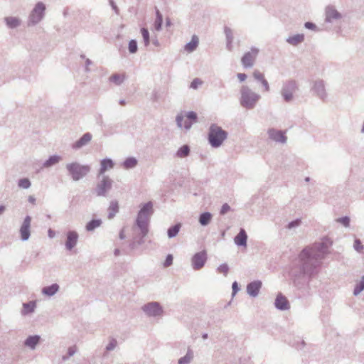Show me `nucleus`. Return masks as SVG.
Segmentation results:
<instances>
[{"label":"nucleus","instance_id":"nucleus-1","mask_svg":"<svg viewBox=\"0 0 364 364\" xmlns=\"http://www.w3.org/2000/svg\"><path fill=\"white\" fill-rule=\"evenodd\" d=\"M333 242L329 237H323L321 242H315L304 248L299 255L301 274L311 277L317 273L321 261L328 253Z\"/></svg>","mask_w":364,"mask_h":364},{"label":"nucleus","instance_id":"nucleus-2","mask_svg":"<svg viewBox=\"0 0 364 364\" xmlns=\"http://www.w3.org/2000/svg\"><path fill=\"white\" fill-rule=\"evenodd\" d=\"M153 213V203L151 201H149L142 205L136 219V225L140 230L141 237L139 240H134L130 244L132 248H134L136 245H141L144 243V237L148 234L149 223Z\"/></svg>","mask_w":364,"mask_h":364},{"label":"nucleus","instance_id":"nucleus-3","mask_svg":"<svg viewBox=\"0 0 364 364\" xmlns=\"http://www.w3.org/2000/svg\"><path fill=\"white\" fill-rule=\"evenodd\" d=\"M228 136V132L222 127L216 124H210L208 133V140L213 148L220 147L227 139Z\"/></svg>","mask_w":364,"mask_h":364},{"label":"nucleus","instance_id":"nucleus-4","mask_svg":"<svg viewBox=\"0 0 364 364\" xmlns=\"http://www.w3.org/2000/svg\"><path fill=\"white\" fill-rule=\"evenodd\" d=\"M68 174L74 181H78L85 177L90 171L89 165H82L78 162H72L66 164Z\"/></svg>","mask_w":364,"mask_h":364},{"label":"nucleus","instance_id":"nucleus-5","mask_svg":"<svg viewBox=\"0 0 364 364\" xmlns=\"http://www.w3.org/2000/svg\"><path fill=\"white\" fill-rule=\"evenodd\" d=\"M198 122V115L193 111L181 112L176 117L177 127L184 128L186 131L191 129L192 125Z\"/></svg>","mask_w":364,"mask_h":364},{"label":"nucleus","instance_id":"nucleus-6","mask_svg":"<svg viewBox=\"0 0 364 364\" xmlns=\"http://www.w3.org/2000/svg\"><path fill=\"white\" fill-rule=\"evenodd\" d=\"M46 9L43 2H38L28 16L27 26L32 27L39 23L45 16Z\"/></svg>","mask_w":364,"mask_h":364},{"label":"nucleus","instance_id":"nucleus-7","mask_svg":"<svg viewBox=\"0 0 364 364\" xmlns=\"http://www.w3.org/2000/svg\"><path fill=\"white\" fill-rule=\"evenodd\" d=\"M260 98V95L256 92H242L240 102L242 107L251 109L255 107Z\"/></svg>","mask_w":364,"mask_h":364},{"label":"nucleus","instance_id":"nucleus-8","mask_svg":"<svg viewBox=\"0 0 364 364\" xmlns=\"http://www.w3.org/2000/svg\"><path fill=\"white\" fill-rule=\"evenodd\" d=\"M112 180L107 176H103L95 187V192L97 196H106L112 187Z\"/></svg>","mask_w":364,"mask_h":364},{"label":"nucleus","instance_id":"nucleus-9","mask_svg":"<svg viewBox=\"0 0 364 364\" xmlns=\"http://www.w3.org/2000/svg\"><path fill=\"white\" fill-rule=\"evenodd\" d=\"M142 310L149 316H161L163 313L162 307L156 301L149 302L142 306Z\"/></svg>","mask_w":364,"mask_h":364},{"label":"nucleus","instance_id":"nucleus-10","mask_svg":"<svg viewBox=\"0 0 364 364\" xmlns=\"http://www.w3.org/2000/svg\"><path fill=\"white\" fill-rule=\"evenodd\" d=\"M342 14L334 6L328 5L325 9V22L334 23L342 18Z\"/></svg>","mask_w":364,"mask_h":364},{"label":"nucleus","instance_id":"nucleus-11","mask_svg":"<svg viewBox=\"0 0 364 364\" xmlns=\"http://www.w3.org/2000/svg\"><path fill=\"white\" fill-rule=\"evenodd\" d=\"M259 50L254 47L250 51L245 53L241 59L243 67L245 68H252L254 65Z\"/></svg>","mask_w":364,"mask_h":364},{"label":"nucleus","instance_id":"nucleus-12","mask_svg":"<svg viewBox=\"0 0 364 364\" xmlns=\"http://www.w3.org/2000/svg\"><path fill=\"white\" fill-rule=\"evenodd\" d=\"M207 260V254L205 250L196 253L191 259L193 269L199 270L202 269Z\"/></svg>","mask_w":364,"mask_h":364},{"label":"nucleus","instance_id":"nucleus-13","mask_svg":"<svg viewBox=\"0 0 364 364\" xmlns=\"http://www.w3.org/2000/svg\"><path fill=\"white\" fill-rule=\"evenodd\" d=\"M31 217L29 215L26 216L19 230L21 239L22 241H27L31 236Z\"/></svg>","mask_w":364,"mask_h":364},{"label":"nucleus","instance_id":"nucleus-14","mask_svg":"<svg viewBox=\"0 0 364 364\" xmlns=\"http://www.w3.org/2000/svg\"><path fill=\"white\" fill-rule=\"evenodd\" d=\"M269 138L272 141L281 144H285L287 138L285 136V132L282 130H277L274 128L269 129L267 131Z\"/></svg>","mask_w":364,"mask_h":364},{"label":"nucleus","instance_id":"nucleus-15","mask_svg":"<svg viewBox=\"0 0 364 364\" xmlns=\"http://www.w3.org/2000/svg\"><path fill=\"white\" fill-rule=\"evenodd\" d=\"M275 307L281 311H285L290 309V304L285 296L279 293L274 301Z\"/></svg>","mask_w":364,"mask_h":364},{"label":"nucleus","instance_id":"nucleus-16","mask_svg":"<svg viewBox=\"0 0 364 364\" xmlns=\"http://www.w3.org/2000/svg\"><path fill=\"white\" fill-rule=\"evenodd\" d=\"M92 138V135L90 132H87L72 144V148L75 150L80 149L87 145L91 141Z\"/></svg>","mask_w":364,"mask_h":364},{"label":"nucleus","instance_id":"nucleus-17","mask_svg":"<svg viewBox=\"0 0 364 364\" xmlns=\"http://www.w3.org/2000/svg\"><path fill=\"white\" fill-rule=\"evenodd\" d=\"M262 282L259 280L251 282L247 285V294L252 297L257 296L262 287Z\"/></svg>","mask_w":364,"mask_h":364},{"label":"nucleus","instance_id":"nucleus-18","mask_svg":"<svg viewBox=\"0 0 364 364\" xmlns=\"http://www.w3.org/2000/svg\"><path fill=\"white\" fill-rule=\"evenodd\" d=\"M78 234L74 230H70L67 232V239L65 242V248L71 250L77 242Z\"/></svg>","mask_w":364,"mask_h":364},{"label":"nucleus","instance_id":"nucleus-19","mask_svg":"<svg viewBox=\"0 0 364 364\" xmlns=\"http://www.w3.org/2000/svg\"><path fill=\"white\" fill-rule=\"evenodd\" d=\"M114 164L111 159H104L100 161V168L99 170L98 176L104 175V173L109 169L114 168Z\"/></svg>","mask_w":364,"mask_h":364},{"label":"nucleus","instance_id":"nucleus-20","mask_svg":"<svg viewBox=\"0 0 364 364\" xmlns=\"http://www.w3.org/2000/svg\"><path fill=\"white\" fill-rule=\"evenodd\" d=\"M247 235L243 228L240 230L239 233L235 237L234 241L237 246H247Z\"/></svg>","mask_w":364,"mask_h":364},{"label":"nucleus","instance_id":"nucleus-21","mask_svg":"<svg viewBox=\"0 0 364 364\" xmlns=\"http://www.w3.org/2000/svg\"><path fill=\"white\" fill-rule=\"evenodd\" d=\"M60 289V286L57 283L52 284L50 286H46L42 288L41 293L42 294L47 296H54Z\"/></svg>","mask_w":364,"mask_h":364},{"label":"nucleus","instance_id":"nucleus-22","mask_svg":"<svg viewBox=\"0 0 364 364\" xmlns=\"http://www.w3.org/2000/svg\"><path fill=\"white\" fill-rule=\"evenodd\" d=\"M224 33L226 38V48L229 51H231L232 50V42H233V32L232 30L228 27H224Z\"/></svg>","mask_w":364,"mask_h":364},{"label":"nucleus","instance_id":"nucleus-23","mask_svg":"<svg viewBox=\"0 0 364 364\" xmlns=\"http://www.w3.org/2000/svg\"><path fill=\"white\" fill-rule=\"evenodd\" d=\"M4 22L8 28L14 29L18 28L21 23V21L18 17L14 16H8L4 18Z\"/></svg>","mask_w":364,"mask_h":364},{"label":"nucleus","instance_id":"nucleus-24","mask_svg":"<svg viewBox=\"0 0 364 364\" xmlns=\"http://www.w3.org/2000/svg\"><path fill=\"white\" fill-rule=\"evenodd\" d=\"M40 336H29L24 341V345L31 349L33 350L40 342Z\"/></svg>","mask_w":364,"mask_h":364},{"label":"nucleus","instance_id":"nucleus-25","mask_svg":"<svg viewBox=\"0 0 364 364\" xmlns=\"http://www.w3.org/2000/svg\"><path fill=\"white\" fill-rule=\"evenodd\" d=\"M194 358L193 350L188 347L187 349L186 354L178 359V364H190Z\"/></svg>","mask_w":364,"mask_h":364},{"label":"nucleus","instance_id":"nucleus-26","mask_svg":"<svg viewBox=\"0 0 364 364\" xmlns=\"http://www.w3.org/2000/svg\"><path fill=\"white\" fill-rule=\"evenodd\" d=\"M62 160V157L58 155L50 156L46 161L43 164V168H50L54 165L58 164Z\"/></svg>","mask_w":364,"mask_h":364},{"label":"nucleus","instance_id":"nucleus-27","mask_svg":"<svg viewBox=\"0 0 364 364\" xmlns=\"http://www.w3.org/2000/svg\"><path fill=\"white\" fill-rule=\"evenodd\" d=\"M138 164V160L134 157L130 156L127 158L122 163V166L124 169H132L135 168Z\"/></svg>","mask_w":364,"mask_h":364},{"label":"nucleus","instance_id":"nucleus-28","mask_svg":"<svg viewBox=\"0 0 364 364\" xmlns=\"http://www.w3.org/2000/svg\"><path fill=\"white\" fill-rule=\"evenodd\" d=\"M304 41V34H296L287 38V42L291 46H296Z\"/></svg>","mask_w":364,"mask_h":364},{"label":"nucleus","instance_id":"nucleus-29","mask_svg":"<svg viewBox=\"0 0 364 364\" xmlns=\"http://www.w3.org/2000/svg\"><path fill=\"white\" fill-rule=\"evenodd\" d=\"M119 212V204L116 200L110 202L108 208V218L112 219L115 215Z\"/></svg>","mask_w":364,"mask_h":364},{"label":"nucleus","instance_id":"nucleus-30","mask_svg":"<svg viewBox=\"0 0 364 364\" xmlns=\"http://www.w3.org/2000/svg\"><path fill=\"white\" fill-rule=\"evenodd\" d=\"M297 92H282V96L284 100L287 102H291L295 101H301V98Z\"/></svg>","mask_w":364,"mask_h":364},{"label":"nucleus","instance_id":"nucleus-31","mask_svg":"<svg viewBox=\"0 0 364 364\" xmlns=\"http://www.w3.org/2000/svg\"><path fill=\"white\" fill-rule=\"evenodd\" d=\"M212 217V214L209 212L202 213L199 216V223L202 226H206L210 223Z\"/></svg>","mask_w":364,"mask_h":364},{"label":"nucleus","instance_id":"nucleus-32","mask_svg":"<svg viewBox=\"0 0 364 364\" xmlns=\"http://www.w3.org/2000/svg\"><path fill=\"white\" fill-rule=\"evenodd\" d=\"M190 146L187 144L183 145L180 147L176 153V156L178 158H186L190 154Z\"/></svg>","mask_w":364,"mask_h":364},{"label":"nucleus","instance_id":"nucleus-33","mask_svg":"<svg viewBox=\"0 0 364 364\" xmlns=\"http://www.w3.org/2000/svg\"><path fill=\"white\" fill-rule=\"evenodd\" d=\"M156 19L154 23V26L156 31H159L161 30L163 23V16L159 10L156 7Z\"/></svg>","mask_w":364,"mask_h":364},{"label":"nucleus","instance_id":"nucleus-34","mask_svg":"<svg viewBox=\"0 0 364 364\" xmlns=\"http://www.w3.org/2000/svg\"><path fill=\"white\" fill-rule=\"evenodd\" d=\"M299 88L298 83L294 80H290L284 84L282 91H294Z\"/></svg>","mask_w":364,"mask_h":364},{"label":"nucleus","instance_id":"nucleus-35","mask_svg":"<svg viewBox=\"0 0 364 364\" xmlns=\"http://www.w3.org/2000/svg\"><path fill=\"white\" fill-rule=\"evenodd\" d=\"M124 77V74L114 73L109 77V80L110 82L119 85L123 83Z\"/></svg>","mask_w":364,"mask_h":364},{"label":"nucleus","instance_id":"nucleus-36","mask_svg":"<svg viewBox=\"0 0 364 364\" xmlns=\"http://www.w3.org/2000/svg\"><path fill=\"white\" fill-rule=\"evenodd\" d=\"M198 45V38H197V36H193L192 37L191 41L189 43L186 44L185 50L188 52H193L196 49Z\"/></svg>","mask_w":364,"mask_h":364},{"label":"nucleus","instance_id":"nucleus-37","mask_svg":"<svg viewBox=\"0 0 364 364\" xmlns=\"http://www.w3.org/2000/svg\"><path fill=\"white\" fill-rule=\"evenodd\" d=\"M102 225V220L100 219H92L88 222L85 226L87 231H93L95 228L100 227Z\"/></svg>","mask_w":364,"mask_h":364},{"label":"nucleus","instance_id":"nucleus-38","mask_svg":"<svg viewBox=\"0 0 364 364\" xmlns=\"http://www.w3.org/2000/svg\"><path fill=\"white\" fill-rule=\"evenodd\" d=\"M181 225V223H177L171 227H170L167 230V235L169 238H173L176 237L180 231Z\"/></svg>","mask_w":364,"mask_h":364},{"label":"nucleus","instance_id":"nucleus-39","mask_svg":"<svg viewBox=\"0 0 364 364\" xmlns=\"http://www.w3.org/2000/svg\"><path fill=\"white\" fill-rule=\"evenodd\" d=\"M23 314H27L30 313H33L35 310V308L36 306L35 301H29L27 303H24L23 304Z\"/></svg>","mask_w":364,"mask_h":364},{"label":"nucleus","instance_id":"nucleus-40","mask_svg":"<svg viewBox=\"0 0 364 364\" xmlns=\"http://www.w3.org/2000/svg\"><path fill=\"white\" fill-rule=\"evenodd\" d=\"M363 290H364V276L362 277L360 281L355 285L354 290H353V295L358 296Z\"/></svg>","mask_w":364,"mask_h":364},{"label":"nucleus","instance_id":"nucleus-41","mask_svg":"<svg viewBox=\"0 0 364 364\" xmlns=\"http://www.w3.org/2000/svg\"><path fill=\"white\" fill-rule=\"evenodd\" d=\"M31 181L27 178H21L18 181V186L19 188H23V189H28L31 187Z\"/></svg>","mask_w":364,"mask_h":364},{"label":"nucleus","instance_id":"nucleus-42","mask_svg":"<svg viewBox=\"0 0 364 364\" xmlns=\"http://www.w3.org/2000/svg\"><path fill=\"white\" fill-rule=\"evenodd\" d=\"M325 89L324 82L323 80H316L314 83V86L312 90L314 91H323Z\"/></svg>","mask_w":364,"mask_h":364},{"label":"nucleus","instance_id":"nucleus-43","mask_svg":"<svg viewBox=\"0 0 364 364\" xmlns=\"http://www.w3.org/2000/svg\"><path fill=\"white\" fill-rule=\"evenodd\" d=\"M141 33L144 39V42L146 46H149L150 43V38H149V32L147 28H142L141 29Z\"/></svg>","mask_w":364,"mask_h":364},{"label":"nucleus","instance_id":"nucleus-44","mask_svg":"<svg viewBox=\"0 0 364 364\" xmlns=\"http://www.w3.org/2000/svg\"><path fill=\"white\" fill-rule=\"evenodd\" d=\"M128 49L130 53H135L137 52L138 46L136 40L132 39L129 42Z\"/></svg>","mask_w":364,"mask_h":364},{"label":"nucleus","instance_id":"nucleus-45","mask_svg":"<svg viewBox=\"0 0 364 364\" xmlns=\"http://www.w3.org/2000/svg\"><path fill=\"white\" fill-rule=\"evenodd\" d=\"M336 221L341 224H342L344 227L348 228L350 226V218L348 216H344L339 218L336 220Z\"/></svg>","mask_w":364,"mask_h":364},{"label":"nucleus","instance_id":"nucleus-46","mask_svg":"<svg viewBox=\"0 0 364 364\" xmlns=\"http://www.w3.org/2000/svg\"><path fill=\"white\" fill-rule=\"evenodd\" d=\"M301 224V220L299 218H297L293 221H291L288 223L287 228L289 230L298 228Z\"/></svg>","mask_w":364,"mask_h":364},{"label":"nucleus","instance_id":"nucleus-47","mask_svg":"<svg viewBox=\"0 0 364 364\" xmlns=\"http://www.w3.org/2000/svg\"><path fill=\"white\" fill-rule=\"evenodd\" d=\"M218 272L219 273H222L225 276H227L228 272H229V267L227 264L224 263V264H220L218 269H217Z\"/></svg>","mask_w":364,"mask_h":364},{"label":"nucleus","instance_id":"nucleus-48","mask_svg":"<svg viewBox=\"0 0 364 364\" xmlns=\"http://www.w3.org/2000/svg\"><path fill=\"white\" fill-rule=\"evenodd\" d=\"M353 248L355 251H357L358 252H361L362 250H363V245H362L361 243V241L360 239H355L354 240V244H353Z\"/></svg>","mask_w":364,"mask_h":364},{"label":"nucleus","instance_id":"nucleus-49","mask_svg":"<svg viewBox=\"0 0 364 364\" xmlns=\"http://www.w3.org/2000/svg\"><path fill=\"white\" fill-rule=\"evenodd\" d=\"M117 345V340L115 338H112L109 341V343H108V345L106 346V350L107 351L113 350L116 348Z\"/></svg>","mask_w":364,"mask_h":364},{"label":"nucleus","instance_id":"nucleus-50","mask_svg":"<svg viewBox=\"0 0 364 364\" xmlns=\"http://www.w3.org/2000/svg\"><path fill=\"white\" fill-rule=\"evenodd\" d=\"M203 81L199 78H195L190 85V88L196 90L198 88V85H202Z\"/></svg>","mask_w":364,"mask_h":364},{"label":"nucleus","instance_id":"nucleus-51","mask_svg":"<svg viewBox=\"0 0 364 364\" xmlns=\"http://www.w3.org/2000/svg\"><path fill=\"white\" fill-rule=\"evenodd\" d=\"M304 27L307 29H309V30H313V31H318L319 29L317 28V26L315 23H312V22H306L304 23Z\"/></svg>","mask_w":364,"mask_h":364},{"label":"nucleus","instance_id":"nucleus-52","mask_svg":"<svg viewBox=\"0 0 364 364\" xmlns=\"http://www.w3.org/2000/svg\"><path fill=\"white\" fill-rule=\"evenodd\" d=\"M132 101V97L130 96H127L125 98L119 99L118 102L121 106H125L127 104L130 103Z\"/></svg>","mask_w":364,"mask_h":364},{"label":"nucleus","instance_id":"nucleus-53","mask_svg":"<svg viewBox=\"0 0 364 364\" xmlns=\"http://www.w3.org/2000/svg\"><path fill=\"white\" fill-rule=\"evenodd\" d=\"M173 258L172 255H170V254L166 256V260H165V262L164 263V266L165 267H168L171 266L172 264V263H173Z\"/></svg>","mask_w":364,"mask_h":364},{"label":"nucleus","instance_id":"nucleus-54","mask_svg":"<svg viewBox=\"0 0 364 364\" xmlns=\"http://www.w3.org/2000/svg\"><path fill=\"white\" fill-rule=\"evenodd\" d=\"M230 210V206L228 203H224L220 209V214L225 215Z\"/></svg>","mask_w":364,"mask_h":364},{"label":"nucleus","instance_id":"nucleus-55","mask_svg":"<svg viewBox=\"0 0 364 364\" xmlns=\"http://www.w3.org/2000/svg\"><path fill=\"white\" fill-rule=\"evenodd\" d=\"M316 97L321 99L322 101L326 102L328 100L327 92H316Z\"/></svg>","mask_w":364,"mask_h":364},{"label":"nucleus","instance_id":"nucleus-56","mask_svg":"<svg viewBox=\"0 0 364 364\" xmlns=\"http://www.w3.org/2000/svg\"><path fill=\"white\" fill-rule=\"evenodd\" d=\"M109 5L112 8V9L115 12V14L118 15L119 14V10L117 6L115 4L114 0H109Z\"/></svg>","mask_w":364,"mask_h":364},{"label":"nucleus","instance_id":"nucleus-57","mask_svg":"<svg viewBox=\"0 0 364 364\" xmlns=\"http://www.w3.org/2000/svg\"><path fill=\"white\" fill-rule=\"evenodd\" d=\"M254 77L256 80L260 82L264 78V75L259 71H255L254 73Z\"/></svg>","mask_w":364,"mask_h":364},{"label":"nucleus","instance_id":"nucleus-58","mask_svg":"<svg viewBox=\"0 0 364 364\" xmlns=\"http://www.w3.org/2000/svg\"><path fill=\"white\" fill-rule=\"evenodd\" d=\"M232 295H235L240 290V288L238 287V284L237 282H234L232 283Z\"/></svg>","mask_w":364,"mask_h":364},{"label":"nucleus","instance_id":"nucleus-59","mask_svg":"<svg viewBox=\"0 0 364 364\" xmlns=\"http://www.w3.org/2000/svg\"><path fill=\"white\" fill-rule=\"evenodd\" d=\"M76 352V348L75 346L69 347L68 349V357L73 356Z\"/></svg>","mask_w":364,"mask_h":364},{"label":"nucleus","instance_id":"nucleus-60","mask_svg":"<svg viewBox=\"0 0 364 364\" xmlns=\"http://www.w3.org/2000/svg\"><path fill=\"white\" fill-rule=\"evenodd\" d=\"M92 64V62L91 61V60H90L89 58H87L85 60V72H87V73L90 72L89 66Z\"/></svg>","mask_w":364,"mask_h":364},{"label":"nucleus","instance_id":"nucleus-61","mask_svg":"<svg viewBox=\"0 0 364 364\" xmlns=\"http://www.w3.org/2000/svg\"><path fill=\"white\" fill-rule=\"evenodd\" d=\"M96 121H97V123L100 125V126H102L103 125V119H102V116L101 114H98L97 117H96Z\"/></svg>","mask_w":364,"mask_h":364},{"label":"nucleus","instance_id":"nucleus-62","mask_svg":"<svg viewBox=\"0 0 364 364\" xmlns=\"http://www.w3.org/2000/svg\"><path fill=\"white\" fill-rule=\"evenodd\" d=\"M261 82L263 85L264 89L267 91L269 90V87L268 82L264 78L261 81Z\"/></svg>","mask_w":364,"mask_h":364},{"label":"nucleus","instance_id":"nucleus-63","mask_svg":"<svg viewBox=\"0 0 364 364\" xmlns=\"http://www.w3.org/2000/svg\"><path fill=\"white\" fill-rule=\"evenodd\" d=\"M237 77L240 82H243L247 78V75L245 73H238Z\"/></svg>","mask_w":364,"mask_h":364},{"label":"nucleus","instance_id":"nucleus-64","mask_svg":"<svg viewBox=\"0 0 364 364\" xmlns=\"http://www.w3.org/2000/svg\"><path fill=\"white\" fill-rule=\"evenodd\" d=\"M48 235L50 238H53L55 237V231H53L52 229H49L48 231Z\"/></svg>","mask_w":364,"mask_h":364}]
</instances>
